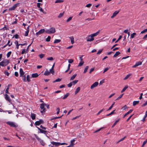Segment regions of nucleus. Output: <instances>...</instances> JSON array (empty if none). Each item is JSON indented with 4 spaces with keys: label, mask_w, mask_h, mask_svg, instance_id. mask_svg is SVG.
Instances as JSON below:
<instances>
[{
    "label": "nucleus",
    "mask_w": 147,
    "mask_h": 147,
    "mask_svg": "<svg viewBox=\"0 0 147 147\" xmlns=\"http://www.w3.org/2000/svg\"><path fill=\"white\" fill-rule=\"evenodd\" d=\"M56 30L55 28L52 27L49 29H47L45 31V32L48 34H53L55 32Z\"/></svg>",
    "instance_id": "obj_1"
},
{
    "label": "nucleus",
    "mask_w": 147,
    "mask_h": 147,
    "mask_svg": "<svg viewBox=\"0 0 147 147\" xmlns=\"http://www.w3.org/2000/svg\"><path fill=\"white\" fill-rule=\"evenodd\" d=\"M7 124L9 125L11 127H18V125L13 122L8 121L7 122Z\"/></svg>",
    "instance_id": "obj_2"
},
{
    "label": "nucleus",
    "mask_w": 147,
    "mask_h": 147,
    "mask_svg": "<svg viewBox=\"0 0 147 147\" xmlns=\"http://www.w3.org/2000/svg\"><path fill=\"white\" fill-rule=\"evenodd\" d=\"M9 63V61L7 60H5L0 62V65L2 66H5L7 65Z\"/></svg>",
    "instance_id": "obj_3"
},
{
    "label": "nucleus",
    "mask_w": 147,
    "mask_h": 147,
    "mask_svg": "<svg viewBox=\"0 0 147 147\" xmlns=\"http://www.w3.org/2000/svg\"><path fill=\"white\" fill-rule=\"evenodd\" d=\"M44 104L45 103H42L40 105V108L41 109H42V110L40 111V112L42 113H45L46 111V109L44 108V107L45 106Z\"/></svg>",
    "instance_id": "obj_4"
},
{
    "label": "nucleus",
    "mask_w": 147,
    "mask_h": 147,
    "mask_svg": "<svg viewBox=\"0 0 147 147\" xmlns=\"http://www.w3.org/2000/svg\"><path fill=\"white\" fill-rule=\"evenodd\" d=\"M51 144L52 145H54L55 146H59L60 145H63L65 144V143H60L59 142H51Z\"/></svg>",
    "instance_id": "obj_5"
},
{
    "label": "nucleus",
    "mask_w": 147,
    "mask_h": 147,
    "mask_svg": "<svg viewBox=\"0 0 147 147\" xmlns=\"http://www.w3.org/2000/svg\"><path fill=\"white\" fill-rule=\"evenodd\" d=\"M86 38L87 41H91L94 40V38L91 35L88 36Z\"/></svg>",
    "instance_id": "obj_6"
},
{
    "label": "nucleus",
    "mask_w": 147,
    "mask_h": 147,
    "mask_svg": "<svg viewBox=\"0 0 147 147\" xmlns=\"http://www.w3.org/2000/svg\"><path fill=\"white\" fill-rule=\"evenodd\" d=\"M19 4V3H17L16 4H15L14 5H13V6L11 7H10L9 8V11H12L14 10L17 7L18 5Z\"/></svg>",
    "instance_id": "obj_7"
},
{
    "label": "nucleus",
    "mask_w": 147,
    "mask_h": 147,
    "mask_svg": "<svg viewBox=\"0 0 147 147\" xmlns=\"http://www.w3.org/2000/svg\"><path fill=\"white\" fill-rule=\"evenodd\" d=\"M98 84V82H95L91 86L90 88L92 89L94 88L97 86Z\"/></svg>",
    "instance_id": "obj_8"
},
{
    "label": "nucleus",
    "mask_w": 147,
    "mask_h": 147,
    "mask_svg": "<svg viewBox=\"0 0 147 147\" xmlns=\"http://www.w3.org/2000/svg\"><path fill=\"white\" fill-rule=\"evenodd\" d=\"M43 123V121L42 119L40 120L35 122V124L36 125H39L40 124Z\"/></svg>",
    "instance_id": "obj_9"
},
{
    "label": "nucleus",
    "mask_w": 147,
    "mask_h": 147,
    "mask_svg": "<svg viewBox=\"0 0 147 147\" xmlns=\"http://www.w3.org/2000/svg\"><path fill=\"white\" fill-rule=\"evenodd\" d=\"M45 32V29H41L38 32H36V35H38L40 34L44 33Z\"/></svg>",
    "instance_id": "obj_10"
},
{
    "label": "nucleus",
    "mask_w": 147,
    "mask_h": 147,
    "mask_svg": "<svg viewBox=\"0 0 147 147\" xmlns=\"http://www.w3.org/2000/svg\"><path fill=\"white\" fill-rule=\"evenodd\" d=\"M36 127L38 128V130L40 131V132L41 133L44 134H45L46 135L47 134V131L45 130H44L39 128L38 127Z\"/></svg>",
    "instance_id": "obj_11"
},
{
    "label": "nucleus",
    "mask_w": 147,
    "mask_h": 147,
    "mask_svg": "<svg viewBox=\"0 0 147 147\" xmlns=\"http://www.w3.org/2000/svg\"><path fill=\"white\" fill-rule=\"evenodd\" d=\"M142 64V62L141 61H138L137 62H136L135 65H134V66H132V67L133 68H135L136 67L140 65H141Z\"/></svg>",
    "instance_id": "obj_12"
},
{
    "label": "nucleus",
    "mask_w": 147,
    "mask_h": 147,
    "mask_svg": "<svg viewBox=\"0 0 147 147\" xmlns=\"http://www.w3.org/2000/svg\"><path fill=\"white\" fill-rule=\"evenodd\" d=\"M75 140H73L71 141V144L70 145L67 146L66 147H71V146H73L75 144Z\"/></svg>",
    "instance_id": "obj_13"
},
{
    "label": "nucleus",
    "mask_w": 147,
    "mask_h": 147,
    "mask_svg": "<svg viewBox=\"0 0 147 147\" xmlns=\"http://www.w3.org/2000/svg\"><path fill=\"white\" fill-rule=\"evenodd\" d=\"M119 11H115L113 13L112 16H111V18H113L114 17L116 16V15L119 13Z\"/></svg>",
    "instance_id": "obj_14"
},
{
    "label": "nucleus",
    "mask_w": 147,
    "mask_h": 147,
    "mask_svg": "<svg viewBox=\"0 0 147 147\" xmlns=\"http://www.w3.org/2000/svg\"><path fill=\"white\" fill-rule=\"evenodd\" d=\"M36 139H37V140L39 141L40 142L41 144L42 145V146H44V143L43 141L40 138H39L38 136H36Z\"/></svg>",
    "instance_id": "obj_15"
},
{
    "label": "nucleus",
    "mask_w": 147,
    "mask_h": 147,
    "mask_svg": "<svg viewBox=\"0 0 147 147\" xmlns=\"http://www.w3.org/2000/svg\"><path fill=\"white\" fill-rule=\"evenodd\" d=\"M5 99L7 101H8L9 102H10L11 101V100L9 96L8 95L6 94H5Z\"/></svg>",
    "instance_id": "obj_16"
},
{
    "label": "nucleus",
    "mask_w": 147,
    "mask_h": 147,
    "mask_svg": "<svg viewBox=\"0 0 147 147\" xmlns=\"http://www.w3.org/2000/svg\"><path fill=\"white\" fill-rule=\"evenodd\" d=\"M20 76L22 77L24 74V72L22 68H20Z\"/></svg>",
    "instance_id": "obj_17"
},
{
    "label": "nucleus",
    "mask_w": 147,
    "mask_h": 147,
    "mask_svg": "<svg viewBox=\"0 0 147 147\" xmlns=\"http://www.w3.org/2000/svg\"><path fill=\"white\" fill-rule=\"evenodd\" d=\"M99 32H100V31L98 30V31L97 32H96L92 34L91 35L92 36V37L93 38V37L97 36L99 34Z\"/></svg>",
    "instance_id": "obj_18"
},
{
    "label": "nucleus",
    "mask_w": 147,
    "mask_h": 147,
    "mask_svg": "<svg viewBox=\"0 0 147 147\" xmlns=\"http://www.w3.org/2000/svg\"><path fill=\"white\" fill-rule=\"evenodd\" d=\"M55 63H54L53 65L51 68L50 70V71L52 73V74H53L54 73V71H53L54 67L55 66Z\"/></svg>",
    "instance_id": "obj_19"
},
{
    "label": "nucleus",
    "mask_w": 147,
    "mask_h": 147,
    "mask_svg": "<svg viewBox=\"0 0 147 147\" xmlns=\"http://www.w3.org/2000/svg\"><path fill=\"white\" fill-rule=\"evenodd\" d=\"M69 38L70 39L71 41V43L72 44H73L74 43V38L73 36H72L70 37H69Z\"/></svg>",
    "instance_id": "obj_20"
},
{
    "label": "nucleus",
    "mask_w": 147,
    "mask_h": 147,
    "mask_svg": "<svg viewBox=\"0 0 147 147\" xmlns=\"http://www.w3.org/2000/svg\"><path fill=\"white\" fill-rule=\"evenodd\" d=\"M38 76V75L37 73H35L32 74V77L33 78H36Z\"/></svg>",
    "instance_id": "obj_21"
},
{
    "label": "nucleus",
    "mask_w": 147,
    "mask_h": 147,
    "mask_svg": "<svg viewBox=\"0 0 147 147\" xmlns=\"http://www.w3.org/2000/svg\"><path fill=\"white\" fill-rule=\"evenodd\" d=\"M133 111L132 110H130L128 112H127V113H126L123 116V118H124L126 115H127L129 114V113H131Z\"/></svg>",
    "instance_id": "obj_22"
},
{
    "label": "nucleus",
    "mask_w": 147,
    "mask_h": 147,
    "mask_svg": "<svg viewBox=\"0 0 147 147\" xmlns=\"http://www.w3.org/2000/svg\"><path fill=\"white\" fill-rule=\"evenodd\" d=\"M80 90V87H78L77 89H76L75 92V94H76L77 93H78L79 92Z\"/></svg>",
    "instance_id": "obj_23"
},
{
    "label": "nucleus",
    "mask_w": 147,
    "mask_h": 147,
    "mask_svg": "<svg viewBox=\"0 0 147 147\" xmlns=\"http://www.w3.org/2000/svg\"><path fill=\"white\" fill-rule=\"evenodd\" d=\"M31 117L32 119L33 120H34L35 119L36 117L35 114L34 113H31Z\"/></svg>",
    "instance_id": "obj_24"
},
{
    "label": "nucleus",
    "mask_w": 147,
    "mask_h": 147,
    "mask_svg": "<svg viewBox=\"0 0 147 147\" xmlns=\"http://www.w3.org/2000/svg\"><path fill=\"white\" fill-rule=\"evenodd\" d=\"M50 71H46L44 73V75L46 76L49 75L50 74Z\"/></svg>",
    "instance_id": "obj_25"
},
{
    "label": "nucleus",
    "mask_w": 147,
    "mask_h": 147,
    "mask_svg": "<svg viewBox=\"0 0 147 147\" xmlns=\"http://www.w3.org/2000/svg\"><path fill=\"white\" fill-rule=\"evenodd\" d=\"M120 54V53L119 51H117L116 52L115 55L113 56V57H115L118 55Z\"/></svg>",
    "instance_id": "obj_26"
},
{
    "label": "nucleus",
    "mask_w": 147,
    "mask_h": 147,
    "mask_svg": "<svg viewBox=\"0 0 147 147\" xmlns=\"http://www.w3.org/2000/svg\"><path fill=\"white\" fill-rule=\"evenodd\" d=\"M139 101H134L133 103V105L134 106H135L137 104H138L139 103Z\"/></svg>",
    "instance_id": "obj_27"
},
{
    "label": "nucleus",
    "mask_w": 147,
    "mask_h": 147,
    "mask_svg": "<svg viewBox=\"0 0 147 147\" xmlns=\"http://www.w3.org/2000/svg\"><path fill=\"white\" fill-rule=\"evenodd\" d=\"M136 35V33H133L131 35V38H134Z\"/></svg>",
    "instance_id": "obj_28"
},
{
    "label": "nucleus",
    "mask_w": 147,
    "mask_h": 147,
    "mask_svg": "<svg viewBox=\"0 0 147 147\" xmlns=\"http://www.w3.org/2000/svg\"><path fill=\"white\" fill-rule=\"evenodd\" d=\"M60 41H61V40L60 39H56L55 40V41L54 42V43H59V42H60Z\"/></svg>",
    "instance_id": "obj_29"
},
{
    "label": "nucleus",
    "mask_w": 147,
    "mask_h": 147,
    "mask_svg": "<svg viewBox=\"0 0 147 147\" xmlns=\"http://www.w3.org/2000/svg\"><path fill=\"white\" fill-rule=\"evenodd\" d=\"M77 75L76 74H75L71 76L70 78V80H73Z\"/></svg>",
    "instance_id": "obj_30"
},
{
    "label": "nucleus",
    "mask_w": 147,
    "mask_h": 147,
    "mask_svg": "<svg viewBox=\"0 0 147 147\" xmlns=\"http://www.w3.org/2000/svg\"><path fill=\"white\" fill-rule=\"evenodd\" d=\"M128 87V86H125L122 89V90L121 91V92L122 93L125 90H126L127 88Z\"/></svg>",
    "instance_id": "obj_31"
},
{
    "label": "nucleus",
    "mask_w": 147,
    "mask_h": 147,
    "mask_svg": "<svg viewBox=\"0 0 147 147\" xmlns=\"http://www.w3.org/2000/svg\"><path fill=\"white\" fill-rule=\"evenodd\" d=\"M78 82V80H75L71 82L72 85L76 84Z\"/></svg>",
    "instance_id": "obj_32"
},
{
    "label": "nucleus",
    "mask_w": 147,
    "mask_h": 147,
    "mask_svg": "<svg viewBox=\"0 0 147 147\" xmlns=\"http://www.w3.org/2000/svg\"><path fill=\"white\" fill-rule=\"evenodd\" d=\"M64 11L62 13H60L58 17V18H61L64 15Z\"/></svg>",
    "instance_id": "obj_33"
},
{
    "label": "nucleus",
    "mask_w": 147,
    "mask_h": 147,
    "mask_svg": "<svg viewBox=\"0 0 147 147\" xmlns=\"http://www.w3.org/2000/svg\"><path fill=\"white\" fill-rule=\"evenodd\" d=\"M131 75V74H129L127 75L124 78V80H126L128 78H129Z\"/></svg>",
    "instance_id": "obj_34"
},
{
    "label": "nucleus",
    "mask_w": 147,
    "mask_h": 147,
    "mask_svg": "<svg viewBox=\"0 0 147 147\" xmlns=\"http://www.w3.org/2000/svg\"><path fill=\"white\" fill-rule=\"evenodd\" d=\"M63 2V0H57L55 1V3H61Z\"/></svg>",
    "instance_id": "obj_35"
},
{
    "label": "nucleus",
    "mask_w": 147,
    "mask_h": 147,
    "mask_svg": "<svg viewBox=\"0 0 147 147\" xmlns=\"http://www.w3.org/2000/svg\"><path fill=\"white\" fill-rule=\"evenodd\" d=\"M51 37L50 36H48L46 38V41L47 42H49L50 41Z\"/></svg>",
    "instance_id": "obj_36"
},
{
    "label": "nucleus",
    "mask_w": 147,
    "mask_h": 147,
    "mask_svg": "<svg viewBox=\"0 0 147 147\" xmlns=\"http://www.w3.org/2000/svg\"><path fill=\"white\" fill-rule=\"evenodd\" d=\"M26 80L28 82H29L30 81V76L29 75H27L26 77Z\"/></svg>",
    "instance_id": "obj_37"
},
{
    "label": "nucleus",
    "mask_w": 147,
    "mask_h": 147,
    "mask_svg": "<svg viewBox=\"0 0 147 147\" xmlns=\"http://www.w3.org/2000/svg\"><path fill=\"white\" fill-rule=\"evenodd\" d=\"M88 67H89L88 66H86V67L84 69V73H86L87 71V70L88 69Z\"/></svg>",
    "instance_id": "obj_38"
},
{
    "label": "nucleus",
    "mask_w": 147,
    "mask_h": 147,
    "mask_svg": "<svg viewBox=\"0 0 147 147\" xmlns=\"http://www.w3.org/2000/svg\"><path fill=\"white\" fill-rule=\"evenodd\" d=\"M61 80V79H60V78H58L56 80H55L54 81H53V82L54 83H55V82H60Z\"/></svg>",
    "instance_id": "obj_39"
},
{
    "label": "nucleus",
    "mask_w": 147,
    "mask_h": 147,
    "mask_svg": "<svg viewBox=\"0 0 147 147\" xmlns=\"http://www.w3.org/2000/svg\"><path fill=\"white\" fill-rule=\"evenodd\" d=\"M119 119L118 120L116 121L114 123L113 125L112 126V127H114L116 124L119 122Z\"/></svg>",
    "instance_id": "obj_40"
},
{
    "label": "nucleus",
    "mask_w": 147,
    "mask_h": 147,
    "mask_svg": "<svg viewBox=\"0 0 147 147\" xmlns=\"http://www.w3.org/2000/svg\"><path fill=\"white\" fill-rule=\"evenodd\" d=\"M69 93H67L66 94L64 95V96L63 98V99H65V98H67V97L69 96Z\"/></svg>",
    "instance_id": "obj_41"
},
{
    "label": "nucleus",
    "mask_w": 147,
    "mask_h": 147,
    "mask_svg": "<svg viewBox=\"0 0 147 147\" xmlns=\"http://www.w3.org/2000/svg\"><path fill=\"white\" fill-rule=\"evenodd\" d=\"M45 56V55L44 54H41L39 55V57L40 59H42Z\"/></svg>",
    "instance_id": "obj_42"
},
{
    "label": "nucleus",
    "mask_w": 147,
    "mask_h": 147,
    "mask_svg": "<svg viewBox=\"0 0 147 147\" xmlns=\"http://www.w3.org/2000/svg\"><path fill=\"white\" fill-rule=\"evenodd\" d=\"M84 63V62L83 61H81V62L79 63L78 66L80 67L82 66L83 65Z\"/></svg>",
    "instance_id": "obj_43"
},
{
    "label": "nucleus",
    "mask_w": 147,
    "mask_h": 147,
    "mask_svg": "<svg viewBox=\"0 0 147 147\" xmlns=\"http://www.w3.org/2000/svg\"><path fill=\"white\" fill-rule=\"evenodd\" d=\"M9 29L7 28V26L5 25L4 27L1 29V30H8Z\"/></svg>",
    "instance_id": "obj_44"
},
{
    "label": "nucleus",
    "mask_w": 147,
    "mask_h": 147,
    "mask_svg": "<svg viewBox=\"0 0 147 147\" xmlns=\"http://www.w3.org/2000/svg\"><path fill=\"white\" fill-rule=\"evenodd\" d=\"M115 110H114L113 111H112L109 114H107V116H108L110 115H111L114 114V113H115Z\"/></svg>",
    "instance_id": "obj_45"
},
{
    "label": "nucleus",
    "mask_w": 147,
    "mask_h": 147,
    "mask_svg": "<svg viewBox=\"0 0 147 147\" xmlns=\"http://www.w3.org/2000/svg\"><path fill=\"white\" fill-rule=\"evenodd\" d=\"M22 77H23L22 80L24 82H26V76L25 75H24Z\"/></svg>",
    "instance_id": "obj_46"
},
{
    "label": "nucleus",
    "mask_w": 147,
    "mask_h": 147,
    "mask_svg": "<svg viewBox=\"0 0 147 147\" xmlns=\"http://www.w3.org/2000/svg\"><path fill=\"white\" fill-rule=\"evenodd\" d=\"M68 62L69 63H72L73 62L74 60L72 59H69L68 60Z\"/></svg>",
    "instance_id": "obj_47"
},
{
    "label": "nucleus",
    "mask_w": 147,
    "mask_h": 147,
    "mask_svg": "<svg viewBox=\"0 0 147 147\" xmlns=\"http://www.w3.org/2000/svg\"><path fill=\"white\" fill-rule=\"evenodd\" d=\"M114 102L112 104V105L109 107V109H108V111H109V110H110L111 109L113 108V105H114Z\"/></svg>",
    "instance_id": "obj_48"
},
{
    "label": "nucleus",
    "mask_w": 147,
    "mask_h": 147,
    "mask_svg": "<svg viewBox=\"0 0 147 147\" xmlns=\"http://www.w3.org/2000/svg\"><path fill=\"white\" fill-rule=\"evenodd\" d=\"M10 40H9L8 41L7 43V45H8V46H9V47H10L11 45L12 44V42H11V43L10 44L9 43H10Z\"/></svg>",
    "instance_id": "obj_49"
},
{
    "label": "nucleus",
    "mask_w": 147,
    "mask_h": 147,
    "mask_svg": "<svg viewBox=\"0 0 147 147\" xmlns=\"http://www.w3.org/2000/svg\"><path fill=\"white\" fill-rule=\"evenodd\" d=\"M147 142V139L146 140H145L143 142V144L142 145V146L143 147L144 146V145Z\"/></svg>",
    "instance_id": "obj_50"
},
{
    "label": "nucleus",
    "mask_w": 147,
    "mask_h": 147,
    "mask_svg": "<svg viewBox=\"0 0 147 147\" xmlns=\"http://www.w3.org/2000/svg\"><path fill=\"white\" fill-rule=\"evenodd\" d=\"M47 59L49 60L52 61L53 60V57H51L47 58Z\"/></svg>",
    "instance_id": "obj_51"
},
{
    "label": "nucleus",
    "mask_w": 147,
    "mask_h": 147,
    "mask_svg": "<svg viewBox=\"0 0 147 147\" xmlns=\"http://www.w3.org/2000/svg\"><path fill=\"white\" fill-rule=\"evenodd\" d=\"M147 31V29H144L143 31H142L141 32V34H143V33H144L145 32H146Z\"/></svg>",
    "instance_id": "obj_52"
},
{
    "label": "nucleus",
    "mask_w": 147,
    "mask_h": 147,
    "mask_svg": "<svg viewBox=\"0 0 147 147\" xmlns=\"http://www.w3.org/2000/svg\"><path fill=\"white\" fill-rule=\"evenodd\" d=\"M11 53V51L8 52L7 54V57H9L10 56Z\"/></svg>",
    "instance_id": "obj_53"
},
{
    "label": "nucleus",
    "mask_w": 147,
    "mask_h": 147,
    "mask_svg": "<svg viewBox=\"0 0 147 147\" xmlns=\"http://www.w3.org/2000/svg\"><path fill=\"white\" fill-rule=\"evenodd\" d=\"M29 32V30H27V31H26L25 32V36H28Z\"/></svg>",
    "instance_id": "obj_54"
},
{
    "label": "nucleus",
    "mask_w": 147,
    "mask_h": 147,
    "mask_svg": "<svg viewBox=\"0 0 147 147\" xmlns=\"http://www.w3.org/2000/svg\"><path fill=\"white\" fill-rule=\"evenodd\" d=\"M122 36L121 35L120 36H119V38L117 39V40L115 41V42L117 43V42L120 39H121L122 38Z\"/></svg>",
    "instance_id": "obj_55"
},
{
    "label": "nucleus",
    "mask_w": 147,
    "mask_h": 147,
    "mask_svg": "<svg viewBox=\"0 0 147 147\" xmlns=\"http://www.w3.org/2000/svg\"><path fill=\"white\" fill-rule=\"evenodd\" d=\"M92 4H90V3H89L88 4H87L86 6V7L89 8V7H90L92 6Z\"/></svg>",
    "instance_id": "obj_56"
},
{
    "label": "nucleus",
    "mask_w": 147,
    "mask_h": 147,
    "mask_svg": "<svg viewBox=\"0 0 147 147\" xmlns=\"http://www.w3.org/2000/svg\"><path fill=\"white\" fill-rule=\"evenodd\" d=\"M123 94H122L120 95L116 99V100H119L123 96Z\"/></svg>",
    "instance_id": "obj_57"
},
{
    "label": "nucleus",
    "mask_w": 147,
    "mask_h": 147,
    "mask_svg": "<svg viewBox=\"0 0 147 147\" xmlns=\"http://www.w3.org/2000/svg\"><path fill=\"white\" fill-rule=\"evenodd\" d=\"M126 138V136H125L123 138H121L120 140H119L118 141V142H117V143L119 142H120L121 141H123L124 139L125 138Z\"/></svg>",
    "instance_id": "obj_58"
},
{
    "label": "nucleus",
    "mask_w": 147,
    "mask_h": 147,
    "mask_svg": "<svg viewBox=\"0 0 147 147\" xmlns=\"http://www.w3.org/2000/svg\"><path fill=\"white\" fill-rule=\"evenodd\" d=\"M109 69V68L108 67H106V68H105L104 70L103 73H105V72L107 71Z\"/></svg>",
    "instance_id": "obj_59"
},
{
    "label": "nucleus",
    "mask_w": 147,
    "mask_h": 147,
    "mask_svg": "<svg viewBox=\"0 0 147 147\" xmlns=\"http://www.w3.org/2000/svg\"><path fill=\"white\" fill-rule=\"evenodd\" d=\"M72 18V17H69L67 19V20L66 21V22H69V21L70 20H71Z\"/></svg>",
    "instance_id": "obj_60"
},
{
    "label": "nucleus",
    "mask_w": 147,
    "mask_h": 147,
    "mask_svg": "<svg viewBox=\"0 0 147 147\" xmlns=\"http://www.w3.org/2000/svg\"><path fill=\"white\" fill-rule=\"evenodd\" d=\"M102 49H100L98 50V52L97 53V54H99L101 53L102 51Z\"/></svg>",
    "instance_id": "obj_61"
},
{
    "label": "nucleus",
    "mask_w": 147,
    "mask_h": 147,
    "mask_svg": "<svg viewBox=\"0 0 147 147\" xmlns=\"http://www.w3.org/2000/svg\"><path fill=\"white\" fill-rule=\"evenodd\" d=\"M127 108V106L126 105L124 106V107H123L121 109L123 110H125Z\"/></svg>",
    "instance_id": "obj_62"
},
{
    "label": "nucleus",
    "mask_w": 147,
    "mask_h": 147,
    "mask_svg": "<svg viewBox=\"0 0 147 147\" xmlns=\"http://www.w3.org/2000/svg\"><path fill=\"white\" fill-rule=\"evenodd\" d=\"M104 110V109L101 110L97 114V115H99Z\"/></svg>",
    "instance_id": "obj_63"
},
{
    "label": "nucleus",
    "mask_w": 147,
    "mask_h": 147,
    "mask_svg": "<svg viewBox=\"0 0 147 147\" xmlns=\"http://www.w3.org/2000/svg\"><path fill=\"white\" fill-rule=\"evenodd\" d=\"M72 86V85L71 82L68 84L67 85V86L68 87H70Z\"/></svg>",
    "instance_id": "obj_64"
}]
</instances>
